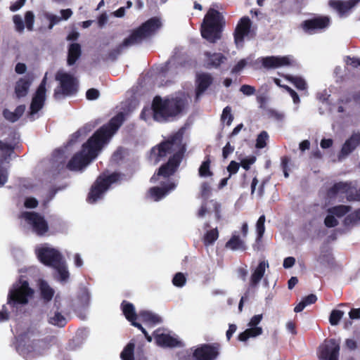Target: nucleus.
I'll use <instances>...</instances> for the list:
<instances>
[{
	"label": "nucleus",
	"mask_w": 360,
	"mask_h": 360,
	"mask_svg": "<svg viewBox=\"0 0 360 360\" xmlns=\"http://www.w3.org/2000/svg\"><path fill=\"white\" fill-rule=\"evenodd\" d=\"M359 2L360 0H332L330 1L329 5L333 8L335 9L340 15L342 16L356 6Z\"/></svg>",
	"instance_id": "22"
},
{
	"label": "nucleus",
	"mask_w": 360,
	"mask_h": 360,
	"mask_svg": "<svg viewBox=\"0 0 360 360\" xmlns=\"http://www.w3.org/2000/svg\"><path fill=\"white\" fill-rule=\"evenodd\" d=\"M330 24V17L323 15L304 20L302 22L301 27L306 33L312 34L318 31L326 29L329 27Z\"/></svg>",
	"instance_id": "10"
},
{
	"label": "nucleus",
	"mask_w": 360,
	"mask_h": 360,
	"mask_svg": "<svg viewBox=\"0 0 360 360\" xmlns=\"http://www.w3.org/2000/svg\"><path fill=\"white\" fill-rule=\"evenodd\" d=\"M15 149V143L0 140V158L1 161L10 158ZM8 180V172L6 169L0 168V187L3 186Z\"/></svg>",
	"instance_id": "14"
},
{
	"label": "nucleus",
	"mask_w": 360,
	"mask_h": 360,
	"mask_svg": "<svg viewBox=\"0 0 360 360\" xmlns=\"http://www.w3.org/2000/svg\"><path fill=\"white\" fill-rule=\"evenodd\" d=\"M240 167V164L234 160H231L227 167V171L229 173V176L238 172Z\"/></svg>",
	"instance_id": "53"
},
{
	"label": "nucleus",
	"mask_w": 360,
	"mask_h": 360,
	"mask_svg": "<svg viewBox=\"0 0 360 360\" xmlns=\"http://www.w3.org/2000/svg\"><path fill=\"white\" fill-rule=\"evenodd\" d=\"M207 203H210L212 205V211L214 212L216 220H221V204L214 200H211L209 202H203L198 212V217H203L206 214L210 213V211L207 208Z\"/></svg>",
	"instance_id": "26"
},
{
	"label": "nucleus",
	"mask_w": 360,
	"mask_h": 360,
	"mask_svg": "<svg viewBox=\"0 0 360 360\" xmlns=\"http://www.w3.org/2000/svg\"><path fill=\"white\" fill-rule=\"evenodd\" d=\"M213 78L209 73H200L196 77V89L195 94L197 96L202 95L208 87L212 84Z\"/></svg>",
	"instance_id": "23"
},
{
	"label": "nucleus",
	"mask_w": 360,
	"mask_h": 360,
	"mask_svg": "<svg viewBox=\"0 0 360 360\" xmlns=\"http://www.w3.org/2000/svg\"><path fill=\"white\" fill-rule=\"evenodd\" d=\"M204 56V66L207 69L219 68L227 60V58L221 53L205 51Z\"/></svg>",
	"instance_id": "19"
},
{
	"label": "nucleus",
	"mask_w": 360,
	"mask_h": 360,
	"mask_svg": "<svg viewBox=\"0 0 360 360\" xmlns=\"http://www.w3.org/2000/svg\"><path fill=\"white\" fill-rule=\"evenodd\" d=\"M246 331L248 333L250 338H255L261 335L263 330L261 327L253 326L246 329Z\"/></svg>",
	"instance_id": "55"
},
{
	"label": "nucleus",
	"mask_w": 360,
	"mask_h": 360,
	"mask_svg": "<svg viewBox=\"0 0 360 360\" xmlns=\"http://www.w3.org/2000/svg\"><path fill=\"white\" fill-rule=\"evenodd\" d=\"M154 337H155L156 343L159 346H161V347H176L179 344V341L177 340V339L171 336L169 334H166V333L158 334V333H155Z\"/></svg>",
	"instance_id": "28"
},
{
	"label": "nucleus",
	"mask_w": 360,
	"mask_h": 360,
	"mask_svg": "<svg viewBox=\"0 0 360 360\" xmlns=\"http://www.w3.org/2000/svg\"><path fill=\"white\" fill-rule=\"evenodd\" d=\"M360 221V209H357L348 214L343 221L345 226H354Z\"/></svg>",
	"instance_id": "38"
},
{
	"label": "nucleus",
	"mask_w": 360,
	"mask_h": 360,
	"mask_svg": "<svg viewBox=\"0 0 360 360\" xmlns=\"http://www.w3.org/2000/svg\"><path fill=\"white\" fill-rule=\"evenodd\" d=\"M161 22L157 17H153L134 30L130 35L115 49L110 50L103 58L104 60H115L124 48L141 43L161 27Z\"/></svg>",
	"instance_id": "4"
},
{
	"label": "nucleus",
	"mask_w": 360,
	"mask_h": 360,
	"mask_svg": "<svg viewBox=\"0 0 360 360\" xmlns=\"http://www.w3.org/2000/svg\"><path fill=\"white\" fill-rule=\"evenodd\" d=\"M317 262L322 266L333 269L336 266L335 259L330 248L322 246L320 248V254L316 257Z\"/></svg>",
	"instance_id": "20"
},
{
	"label": "nucleus",
	"mask_w": 360,
	"mask_h": 360,
	"mask_svg": "<svg viewBox=\"0 0 360 360\" xmlns=\"http://www.w3.org/2000/svg\"><path fill=\"white\" fill-rule=\"evenodd\" d=\"M186 105L187 100L183 96H155L151 104L153 118L158 122L174 121L183 115Z\"/></svg>",
	"instance_id": "3"
},
{
	"label": "nucleus",
	"mask_w": 360,
	"mask_h": 360,
	"mask_svg": "<svg viewBox=\"0 0 360 360\" xmlns=\"http://www.w3.org/2000/svg\"><path fill=\"white\" fill-rule=\"evenodd\" d=\"M53 268L56 269L61 281H65L68 280V278H69V272L67 269L65 263L63 261V259Z\"/></svg>",
	"instance_id": "43"
},
{
	"label": "nucleus",
	"mask_w": 360,
	"mask_h": 360,
	"mask_svg": "<svg viewBox=\"0 0 360 360\" xmlns=\"http://www.w3.org/2000/svg\"><path fill=\"white\" fill-rule=\"evenodd\" d=\"M286 78L292 83L298 90H305L307 89V85L303 78L292 75H288Z\"/></svg>",
	"instance_id": "42"
},
{
	"label": "nucleus",
	"mask_w": 360,
	"mask_h": 360,
	"mask_svg": "<svg viewBox=\"0 0 360 360\" xmlns=\"http://www.w3.org/2000/svg\"><path fill=\"white\" fill-rule=\"evenodd\" d=\"M219 345L202 344L193 352V360H214L219 355Z\"/></svg>",
	"instance_id": "11"
},
{
	"label": "nucleus",
	"mask_w": 360,
	"mask_h": 360,
	"mask_svg": "<svg viewBox=\"0 0 360 360\" xmlns=\"http://www.w3.org/2000/svg\"><path fill=\"white\" fill-rule=\"evenodd\" d=\"M324 224L328 228H333L338 225V221L334 215L329 214L324 219Z\"/></svg>",
	"instance_id": "51"
},
{
	"label": "nucleus",
	"mask_w": 360,
	"mask_h": 360,
	"mask_svg": "<svg viewBox=\"0 0 360 360\" xmlns=\"http://www.w3.org/2000/svg\"><path fill=\"white\" fill-rule=\"evenodd\" d=\"M234 150V147L231 146L230 143L228 142L222 149V156L224 159L227 158L228 156L232 153Z\"/></svg>",
	"instance_id": "62"
},
{
	"label": "nucleus",
	"mask_w": 360,
	"mask_h": 360,
	"mask_svg": "<svg viewBox=\"0 0 360 360\" xmlns=\"http://www.w3.org/2000/svg\"><path fill=\"white\" fill-rule=\"evenodd\" d=\"M140 320L149 326H154L162 322V319L158 314L150 311L143 310L139 313Z\"/></svg>",
	"instance_id": "29"
},
{
	"label": "nucleus",
	"mask_w": 360,
	"mask_h": 360,
	"mask_svg": "<svg viewBox=\"0 0 360 360\" xmlns=\"http://www.w3.org/2000/svg\"><path fill=\"white\" fill-rule=\"evenodd\" d=\"M100 93L96 89H89L86 91V97L89 101L96 100L99 97Z\"/></svg>",
	"instance_id": "57"
},
{
	"label": "nucleus",
	"mask_w": 360,
	"mask_h": 360,
	"mask_svg": "<svg viewBox=\"0 0 360 360\" xmlns=\"http://www.w3.org/2000/svg\"><path fill=\"white\" fill-rule=\"evenodd\" d=\"M182 134L176 133L167 141H162L152 148L151 153L156 155V161H160L161 158L172 153H174L166 163L161 165L158 170L155 172L150 179L151 182H156L161 176L169 178L176 172L185 150L184 146L182 145Z\"/></svg>",
	"instance_id": "2"
},
{
	"label": "nucleus",
	"mask_w": 360,
	"mask_h": 360,
	"mask_svg": "<svg viewBox=\"0 0 360 360\" xmlns=\"http://www.w3.org/2000/svg\"><path fill=\"white\" fill-rule=\"evenodd\" d=\"M349 183L348 182H338L331 186L327 191V195L330 198H335L338 193L345 194L347 193Z\"/></svg>",
	"instance_id": "32"
},
{
	"label": "nucleus",
	"mask_w": 360,
	"mask_h": 360,
	"mask_svg": "<svg viewBox=\"0 0 360 360\" xmlns=\"http://www.w3.org/2000/svg\"><path fill=\"white\" fill-rule=\"evenodd\" d=\"M262 319V314L255 315L251 318V319L248 323V326L250 327L257 326L260 323Z\"/></svg>",
	"instance_id": "64"
},
{
	"label": "nucleus",
	"mask_w": 360,
	"mask_h": 360,
	"mask_svg": "<svg viewBox=\"0 0 360 360\" xmlns=\"http://www.w3.org/2000/svg\"><path fill=\"white\" fill-rule=\"evenodd\" d=\"M360 145V132H354L345 141L340 153V157H346L352 153Z\"/></svg>",
	"instance_id": "21"
},
{
	"label": "nucleus",
	"mask_w": 360,
	"mask_h": 360,
	"mask_svg": "<svg viewBox=\"0 0 360 360\" xmlns=\"http://www.w3.org/2000/svg\"><path fill=\"white\" fill-rule=\"evenodd\" d=\"M240 91L246 96H251L255 93L256 89L252 86L243 84L240 86Z\"/></svg>",
	"instance_id": "56"
},
{
	"label": "nucleus",
	"mask_w": 360,
	"mask_h": 360,
	"mask_svg": "<svg viewBox=\"0 0 360 360\" xmlns=\"http://www.w3.org/2000/svg\"><path fill=\"white\" fill-rule=\"evenodd\" d=\"M49 323L51 325L56 326L60 328L65 327L67 324L65 317L59 311H56L53 316H50Z\"/></svg>",
	"instance_id": "40"
},
{
	"label": "nucleus",
	"mask_w": 360,
	"mask_h": 360,
	"mask_svg": "<svg viewBox=\"0 0 360 360\" xmlns=\"http://www.w3.org/2000/svg\"><path fill=\"white\" fill-rule=\"evenodd\" d=\"M290 159L288 156H284L281 158V167L283 171L284 176L285 178H288L289 176L288 174V163L290 162Z\"/></svg>",
	"instance_id": "58"
},
{
	"label": "nucleus",
	"mask_w": 360,
	"mask_h": 360,
	"mask_svg": "<svg viewBox=\"0 0 360 360\" xmlns=\"http://www.w3.org/2000/svg\"><path fill=\"white\" fill-rule=\"evenodd\" d=\"M46 78L44 77L37 87L31 101L30 113L38 112L44 105L46 100Z\"/></svg>",
	"instance_id": "15"
},
{
	"label": "nucleus",
	"mask_w": 360,
	"mask_h": 360,
	"mask_svg": "<svg viewBox=\"0 0 360 360\" xmlns=\"http://www.w3.org/2000/svg\"><path fill=\"white\" fill-rule=\"evenodd\" d=\"M346 197L349 201H360V188L357 189L356 186L349 182Z\"/></svg>",
	"instance_id": "41"
},
{
	"label": "nucleus",
	"mask_w": 360,
	"mask_h": 360,
	"mask_svg": "<svg viewBox=\"0 0 360 360\" xmlns=\"http://www.w3.org/2000/svg\"><path fill=\"white\" fill-rule=\"evenodd\" d=\"M121 309L126 319L131 323L134 326V323H139L136 319L139 317V314L136 313L135 307L132 303L126 300H123L121 303Z\"/></svg>",
	"instance_id": "27"
},
{
	"label": "nucleus",
	"mask_w": 360,
	"mask_h": 360,
	"mask_svg": "<svg viewBox=\"0 0 360 360\" xmlns=\"http://www.w3.org/2000/svg\"><path fill=\"white\" fill-rule=\"evenodd\" d=\"M251 25L252 22L249 17L244 16L240 19L233 33L234 41L236 44L243 43L245 37L250 31Z\"/></svg>",
	"instance_id": "16"
},
{
	"label": "nucleus",
	"mask_w": 360,
	"mask_h": 360,
	"mask_svg": "<svg viewBox=\"0 0 360 360\" xmlns=\"http://www.w3.org/2000/svg\"><path fill=\"white\" fill-rule=\"evenodd\" d=\"M221 120L222 122H226V124L228 126L231 125L233 116L231 114V108L230 106H226L224 108L221 117Z\"/></svg>",
	"instance_id": "48"
},
{
	"label": "nucleus",
	"mask_w": 360,
	"mask_h": 360,
	"mask_svg": "<svg viewBox=\"0 0 360 360\" xmlns=\"http://www.w3.org/2000/svg\"><path fill=\"white\" fill-rule=\"evenodd\" d=\"M39 290L41 298L44 303H48L53 299L55 291L46 281H41Z\"/></svg>",
	"instance_id": "33"
},
{
	"label": "nucleus",
	"mask_w": 360,
	"mask_h": 360,
	"mask_svg": "<svg viewBox=\"0 0 360 360\" xmlns=\"http://www.w3.org/2000/svg\"><path fill=\"white\" fill-rule=\"evenodd\" d=\"M340 350V344L335 339L326 340L319 347V360H339Z\"/></svg>",
	"instance_id": "9"
},
{
	"label": "nucleus",
	"mask_w": 360,
	"mask_h": 360,
	"mask_svg": "<svg viewBox=\"0 0 360 360\" xmlns=\"http://www.w3.org/2000/svg\"><path fill=\"white\" fill-rule=\"evenodd\" d=\"M256 160V158L252 156L248 158H244L240 161V165L245 169V170H248L250 168V165H252Z\"/></svg>",
	"instance_id": "54"
},
{
	"label": "nucleus",
	"mask_w": 360,
	"mask_h": 360,
	"mask_svg": "<svg viewBox=\"0 0 360 360\" xmlns=\"http://www.w3.org/2000/svg\"><path fill=\"white\" fill-rule=\"evenodd\" d=\"M283 89L291 96L294 103L298 104L300 102L298 94L292 89L288 86H283Z\"/></svg>",
	"instance_id": "60"
},
{
	"label": "nucleus",
	"mask_w": 360,
	"mask_h": 360,
	"mask_svg": "<svg viewBox=\"0 0 360 360\" xmlns=\"http://www.w3.org/2000/svg\"><path fill=\"white\" fill-rule=\"evenodd\" d=\"M210 155H207L198 169V174L200 177H209L213 175V172L210 169Z\"/></svg>",
	"instance_id": "34"
},
{
	"label": "nucleus",
	"mask_w": 360,
	"mask_h": 360,
	"mask_svg": "<svg viewBox=\"0 0 360 360\" xmlns=\"http://www.w3.org/2000/svg\"><path fill=\"white\" fill-rule=\"evenodd\" d=\"M32 84V79L28 77L20 78L15 84L14 93L18 99L25 97Z\"/></svg>",
	"instance_id": "24"
},
{
	"label": "nucleus",
	"mask_w": 360,
	"mask_h": 360,
	"mask_svg": "<svg viewBox=\"0 0 360 360\" xmlns=\"http://www.w3.org/2000/svg\"><path fill=\"white\" fill-rule=\"evenodd\" d=\"M23 217L32 226L34 231L38 236H44L48 231V223L44 217L39 213L25 212L23 213Z\"/></svg>",
	"instance_id": "13"
},
{
	"label": "nucleus",
	"mask_w": 360,
	"mask_h": 360,
	"mask_svg": "<svg viewBox=\"0 0 360 360\" xmlns=\"http://www.w3.org/2000/svg\"><path fill=\"white\" fill-rule=\"evenodd\" d=\"M226 248H229L232 250H236L238 249L245 250V245L244 242L240 240L239 236L233 235L231 238L226 242Z\"/></svg>",
	"instance_id": "35"
},
{
	"label": "nucleus",
	"mask_w": 360,
	"mask_h": 360,
	"mask_svg": "<svg viewBox=\"0 0 360 360\" xmlns=\"http://www.w3.org/2000/svg\"><path fill=\"white\" fill-rule=\"evenodd\" d=\"M56 79L60 82L61 89L60 91L55 90L54 97L56 98H59L60 94L67 96L75 95L77 92L78 83L77 79L72 75L66 72H58Z\"/></svg>",
	"instance_id": "8"
},
{
	"label": "nucleus",
	"mask_w": 360,
	"mask_h": 360,
	"mask_svg": "<svg viewBox=\"0 0 360 360\" xmlns=\"http://www.w3.org/2000/svg\"><path fill=\"white\" fill-rule=\"evenodd\" d=\"M13 21L15 24L16 30L18 32H22L25 29V25L22 18L19 15H15L13 17Z\"/></svg>",
	"instance_id": "52"
},
{
	"label": "nucleus",
	"mask_w": 360,
	"mask_h": 360,
	"mask_svg": "<svg viewBox=\"0 0 360 360\" xmlns=\"http://www.w3.org/2000/svg\"><path fill=\"white\" fill-rule=\"evenodd\" d=\"M186 276L181 272L176 273L172 278L173 285L178 288L183 287L186 284Z\"/></svg>",
	"instance_id": "47"
},
{
	"label": "nucleus",
	"mask_w": 360,
	"mask_h": 360,
	"mask_svg": "<svg viewBox=\"0 0 360 360\" xmlns=\"http://www.w3.org/2000/svg\"><path fill=\"white\" fill-rule=\"evenodd\" d=\"M262 65L267 69H274L280 67L290 66L293 60L291 56H266L262 59Z\"/></svg>",
	"instance_id": "17"
},
{
	"label": "nucleus",
	"mask_w": 360,
	"mask_h": 360,
	"mask_svg": "<svg viewBox=\"0 0 360 360\" xmlns=\"http://www.w3.org/2000/svg\"><path fill=\"white\" fill-rule=\"evenodd\" d=\"M82 54L81 46L78 43L70 44L68 51L67 63L68 65H73Z\"/></svg>",
	"instance_id": "30"
},
{
	"label": "nucleus",
	"mask_w": 360,
	"mask_h": 360,
	"mask_svg": "<svg viewBox=\"0 0 360 360\" xmlns=\"http://www.w3.org/2000/svg\"><path fill=\"white\" fill-rule=\"evenodd\" d=\"M176 185L174 181H168L161 184L160 186H153L148 190L150 198L155 201H159L174 190Z\"/></svg>",
	"instance_id": "18"
},
{
	"label": "nucleus",
	"mask_w": 360,
	"mask_h": 360,
	"mask_svg": "<svg viewBox=\"0 0 360 360\" xmlns=\"http://www.w3.org/2000/svg\"><path fill=\"white\" fill-rule=\"evenodd\" d=\"M351 209L352 207L349 205H340L328 208L327 212L335 217H342L348 213Z\"/></svg>",
	"instance_id": "36"
},
{
	"label": "nucleus",
	"mask_w": 360,
	"mask_h": 360,
	"mask_svg": "<svg viewBox=\"0 0 360 360\" xmlns=\"http://www.w3.org/2000/svg\"><path fill=\"white\" fill-rule=\"evenodd\" d=\"M247 65V61L245 59L240 60L232 68V73L240 72Z\"/></svg>",
	"instance_id": "59"
},
{
	"label": "nucleus",
	"mask_w": 360,
	"mask_h": 360,
	"mask_svg": "<svg viewBox=\"0 0 360 360\" xmlns=\"http://www.w3.org/2000/svg\"><path fill=\"white\" fill-rule=\"evenodd\" d=\"M120 173L113 172L110 175H100L91 186L87 196L89 203H95L103 198V193L109 188L111 184L120 180Z\"/></svg>",
	"instance_id": "7"
},
{
	"label": "nucleus",
	"mask_w": 360,
	"mask_h": 360,
	"mask_svg": "<svg viewBox=\"0 0 360 360\" xmlns=\"http://www.w3.org/2000/svg\"><path fill=\"white\" fill-rule=\"evenodd\" d=\"M25 110V105H20L16 107L14 112L10 111L8 109H4L2 112L4 117L11 122H15L18 121L20 117H22Z\"/></svg>",
	"instance_id": "31"
},
{
	"label": "nucleus",
	"mask_w": 360,
	"mask_h": 360,
	"mask_svg": "<svg viewBox=\"0 0 360 360\" xmlns=\"http://www.w3.org/2000/svg\"><path fill=\"white\" fill-rule=\"evenodd\" d=\"M25 21L27 29L30 31L33 30L34 15L32 11H27L25 15Z\"/></svg>",
	"instance_id": "50"
},
{
	"label": "nucleus",
	"mask_w": 360,
	"mask_h": 360,
	"mask_svg": "<svg viewBox=\"0 0 360 360\" xmlns=\"http://www.w3.org/2000/svg\"><path fill=\"white\" fill-rule=\"evenodd\" d=\"M225 24L222 13L210 8L205 14L200 26L202 37L211 44L216 43L222 37Z\"/></svg>",
	"instance_id": "5"
},
{
	"label": "nucleus",
	"mask_w": 360,
	"mask_h": 360,
	"mask_svg": "<svg viewBox=\"0 0 360 360\" xmlns=\"http://www.w3.org/2000/svg\"><path fill=\"white\" fill-rule=\"evenodd\" d=\"M26 0H18L10 6V10L13 12L18 11L25 4Z\"/></svg>",
	"instance_id": "63"
},
{
	"label": "nucleus",
	"mask_w": 360,
	"mask_h": 360,
	"mask_svg": "<svg viewBox=\"0 0 360 360\" xmlns=\"http://www.w3.org/2000/svg\"><path fill=\"white\" fill-rule=\"evenodd\" d=\"M39 261L46 266L53 267L63 260L60 252L54 248H41L37 252Z\"/></svg>",
	"instance_id": "12"
},
{
	"label": "nucleus",
	"mask_w": 360,
	"mask_h": 360,
	"mask_svg": "<svg viewBox=\"0 0 360 360\" xmlns=\"http://www.w3.org/2000/svg\"><path fill=\"white\" fill-rule=\"evenodd\" d=\"M344 315V312L339 309H333L329 316V322L332 326H336L339 323Z\"/></svg>",
	"instance_id": "46"
},
{
	"label": "nucleus",
	"mask_w": 360,
	"mask_h": 360,
	"mask_svg": "<svg viewBox=\"0 0 360 360\" xmlns=\"http://www.w3.org/2000/svg\"><path fill=\"white\" fill-rule=\"evenodd\" d=\"M269 134L266 131H261L257 137L255 147L258 149L264 148L266 146Z\"/></svg>",
	"instance_id": "44"
},
{
	"label": "nucleus",
	"mask_w": 360,
	"mask_h": 360,
	"mask_svg": "<svg viewBox=\"0 0 360 360\" xmlns=\"http://www.w3.org/2000/svg\"><path fill=\"white\" fill-rule=\"evenodd\" d=\"M134 343L129 342L121 352L120 358L122 360H134Z\"/></svg>",
	"instance_id": "37"
},
{
	"label": "nucleus",
	"mask_w": 360,
	"mask_h": 360,
	"mask_svg": "<svg viewBox=\"0 0 360 360\" xmlns=\"http://www.w3.org/2000/svg\"><path fill=\"white\" fill-rule=\"evenodd\" d=\"M264 223H265V216L262 215L259 217V219L257 221V224H256V229H257V240H261L264 236V233L265 231Z\"/></svg>",
	"instance_id": "45"
},
{
	"label": "nucleus",
	"mask_w": 360,
	"mask_h": 360,
	"mask_svg": "<svg viewBox=\"0 0 360 360\" xmlns=\"http://www.w3.org/2000/svg\"><path fill=\"white\" fill-rule=\"evenodd\" d=\"M125 120L122 112H118L109 122L98 129L88 140L82 144V149L75 153L67 164L71 171L82 169L96 159L103 148L117 131Z\"/></svg>",
	"instance_id": "1"
},
{
	"label": "nucleus",
	"mask_w": 360,
	"mask_h": 360,
	"mask_svg": "<svg viewBox=\"0 0 360 360\" xmlns=\"http://www.w3.org/2000/svg\"><path fill=\"white\" fill-rule=\"evenodd\" d=\"M37 205L38 201L34 198L30 197L26 198L25 200V206L27 208H35L37 207Z\"/></svg>",
	"instance_id": "61"
},
{
	"label": "nucleus",
	"mask_w": 360,
	"mask_h": 360,
	"mask_svg": "<svg viewBox=\"0 0 360 360\" xmlns=\"http://www.w3.org/2000/svg\"><path fill=\"white\" fill-rule=\"evenodd\" d=\"M269 267L268 262L264 260L260 261L256 267V269L252 272L250 276V286L252 288H255L262 278L264 277L265 274L266 268Z\"/></svg>",
	"instance_id": "25"
},
{
	"label": "nucleus",
	"mask_w": 360,
	"mask_h": 360,
	"mask_svg": "<svg viewBox=\"0 0 360 360\" xmlns=\"http://www.w3.org/2000/svg\"><path fill=\"white\" fill-rule=\"evenodd\" d=\"M219 238V231L217 228L207 231L203 238L205 245H212Z\"/></svg>",
	"instance_id": "39"
},
{
	"label": "nucleus",
	"mask_w": 360,
	"mask_h": 360,
	"mask_svg": "<svg viewBox=\"0 0 360 360\" xmlns=\"http://www.w3.org/2000/svg\"><path fill=\"white\" fill-rule=\"evenodd\" d=\"M212 188L209 183L202 182L200 186V195L201 197L207 200L211 194Z\"/></svg>",
	"instance_id": "49"
},
{
	"label": "nucleus",
	"mask_w": 360,
	"mask_h": 360,
	"mask_svg": "<svg viewBox=\"0 0 360 360\" xmlns=\"http://www.w3.org/2000/svg\"><path fill=\"white\" fill-rule=\"evenodd\" d=\"M34 290L30 287L29 283L25 280H20V285H14L10 289L7 304L12 308H16L19 305H25L33 297Z\"/></svg>",
	"instance_id": "6"
}]
</instances>
